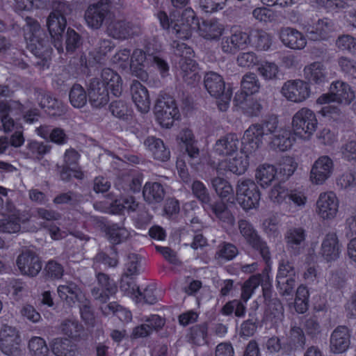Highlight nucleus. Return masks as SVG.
<instances>
[{"instance_id":"9","label":"nucleus","mask_w":356,"mask_h":356,"mask_svg":"<svg viewBox=\"0 0 356 356\" xmlns=\"http://www.w3.org/2000/svg\"><path fill=\"white\" fill-rule=\"evenodd\" d=\"M238 227L246 242L254 249L258 250L263 259L268 261L270 259L268 247L258 235L252 225L249 221L241 219L238 221Z\"/></svg>"},{"instance_id":"58","label":"nucleus","mask_w":356,"mask_h":356,"mask_svg":"<svg viewBox=\"0 0 356 356\" xmlns=\"http://www.w3.org/2000/svg\"><path fill=\"white\" fill-rule=\"evenodd\" d=\"M246 312L245 302L241 300H233L227 302L221 309V313L225 316H229L234 313L236 317L241 318Z\"/></svg>"},{"instance_id":"29","label":"nucleus","mask_w":356,"mask_h":356,"mask_svg":"<svg viewBox=\"0 0 356 356\" xmlns=\"http://www.w3.org/2000/svg\"><path fill=\"white\" fill-rule=\"evenodd\" d=\"M241 145L242 142L235 134H229L216 142L213 149L220 156H228L236 152Z\"/></svg>"},{"instance_id":"46","label":"nucleus","mask_w":356,"mask_h":356,"mask_svg":"<svg viewBox=\"0 0 356 356\" xmlns=\"http://www.w3.org/2000/svg\"><path fill=\"white\" fill-rule=\"evenodd\" d=\"M306 343V337L302 329L300 327L291 326L288 335L287 343L284 346V348L292 351L298 348H304Z\"/></svg>"},{"instance_id":"18","label":"nucleus","mask_w":356,"mask_h":356,"mask_svg":"<svg viewBox=\"0 0 356 356\" xmlns=\"http://www.w3.org/2000/svg\"><path fill=\"white\" fill-rule=\"evenodd\" d=\"M307 36L312 40H326L330 33L335 29L334 22L329 18L318 19L313 25H307L304 27Z\"/></svg>"},{"instance_id":"63","label":"nucleus","mask_w":356,"mask_h":356,"mask_svg":"<svg viewBox=\"0 0 356 356\" xmlns=\"http://www.w3.org/2000/svg\"><path fill=\"white\" fill-rule=\"evenodd\" d=\"M259 131L264 138L268 136H273L278 129L279 120L275 115H270L262 120L260 123H256Z\"/></svg>"},{"instance_id":"13","label":"nucleus","mask_w":356,"mask_h":356,"mask_svg":"<svg viewBox=\"0 0 356 356\" xmlns=\"http://www.w3.org/2000/svg\"><path fill=\"white\" fill-rule=\"evenodd\" d=\"M111 37L118 40H126L138 35L140 28L124 19H113L108 22L106 29Z\"/></svg>"},{"instance_id":"20","label":"nucleus","mask_w":356,"mask_h":356,"mask_svg":"<svg viewBox=\"0 0 356 356\" xmlns=\"http://www.w3.org/2000/svg\"><path fill=\"white\" fill-rule=\"evenodd\" d=\"M195 20V13L191 8L184 10L179 22H175L170 33L179 39H188L192 35V25Z\"/></svg>"},{"instance_id":"48","label":"nucleus","mask_w":356,"mask_h":356,"mask_svg":"<svg viewBox=\"0 0 356 356\" xmlns=\"http://www.w3.org/2000/svg\"><path fill=\"white\" fill-rule=\"evenodd\" d=\"M250 44L251 43L257 49L266 51L272 44L271 36L263 30L253 29L249 33Z\"/></svg>"},{"instance_id":"57","label":"nucleus","mask_w":356,"mask_h":356,"mask_svg":"<svg viewBox=\"0 0 356 356\" xmlns=\"http://www.w3.org/2000/svg\"><path fill=\"white\" fill-rule=\"evenodd\" d=\"M238 254L237 247L229 242H222L218 246V250L216 252V258L222 261H231Z\"/></svg>"},{"instance_id":"33","label":"nucleus","mask_w":356,"mask_h":356,"mask_svg":"<svg viewBox=\"0 0 356 356\" xmlns=\"http://www.w3.org/2000/svg\"><path fill=\"white\" fill-rule=\"evenodd\" d=\"M143 176L137 171L123 173L118 181V186L125 191L138 193L141 190Z\"/></svg>"},{"instance_id":"27","label":"nucleus","mask_w":356,"mask_h":356,"mask_svg":"<svg viewBox=\"0 0 356 356\" xmlns=\"http://www.w3.org/2000/svg\"><path fill=\"white\" fill-rule=\"evenodd\" d=\"M280 38L286 47L293 49H302L307 44L306 38L302 33L291 27L281 29Z\"/></svg>"},{"instance_id":"25","label":"nucleus","mask_w":356,"mask_h":356,"mask_svg":"<svg viewBox=\"0 0 356 356\" xmlns=\"http://www.w3.org/2000/svg\"><path fill=\"white\" fill-rule=\"evenodd\" d=\"M57 293L60 298L70 307L82 301L85 298L80 287L73 282H66L65 284L59 285L57 288Z\"/></svg>"},{"instance_id":"10","label":"nucleus","mask_w":356,"mask_h":356,"mask_svg":"<svg viewBox=\"0 0 356 356\" xmlns=\"http://www.w3.org/2000/svg\"><path fill=\"white\" fill-rule=\"evenodd\" d=\"M22 339L19 330L4 325L0 330V350L8 356H18L21 353Z\"/></svg>"},{"instance_id":"5","label":"nucleus","mask_w":356,"mask_h":356,"mask_svg":"<svg viewBox=\"0 0 356 356\" xmlns=\"http://www.w3.org/2000/svg\"><path fill=\"white\" fill-rule=\"evenodd\" d=\"M260 192L254 181L241 179L236 186V199L244 210L257 208L260 200Z\"/></svg>"},{"instance_id":"17","label":"nucleus","mask_w":356,"mask_h":356,"mask_svg":"<svg viewBox=\"0 0 356 356\" xmlns=\"http://www.w3.org/2000/svg\"><path fill=\"white\" fill-rule=\"evenodd\" d=\"M88 95L91 106L96 108L106 106L109 101L107 87L102 84L99 78H92L88 85Z\"/></svg>"},{"instance_id":"52","label":"nucleus","mask_w":356,"mask_h":356,"mask_svg":"<svg viewBox=\"0 0 356 356\" xmlns=\"http://www.w3.org/2000/svg\"><path fill=\"white\" fill-rule=\"evenodd\" d=\"M88 92L79 83H74L70 90L69 99L71 105L77 108H83L87 103Z\"/></svg>"},{"instance_id":"21","label":"nucleus","mask_w":356,"mask_h":356,"mask_svg":"<svg viewBox=\"0 0 356 356\" xmlns=\"http://www.w3.org/2000/svg\"><path fill=\"white\" fill-rule=\"evenodd\" d=\"M34 96L41 108H46V111L49 113H51V115H60L65 110L61 101L53 97L50 93L40 88H35Z\"/></svg>"},{"instance_id":"61","label":"nucleus","mask_w":356,"mask_h":356,"mask_svg":"<svg viewBox=\"0 0 356 356\" xmlns=\"http://www.w3.org/2000/svg\"><path fill=\"white\" fill-rule=\"evenodd\" d=\"M28 348L33 356H47L49 353V348L45 341L40 337L31 338Z\"/></svg>"},{"instance_id":"40","label":"nucleus","mask_w":356,"mask_h":356,"mask_svg":"<svg viewBox=\"0 0 356 356\" xmlns=\"http://www.w3.org/2000/svg\"><path fill=\"white\" fill-rule=\"evenodd\" d=\"M14 206L8 203L6 210L10 212L7 218L0 219V232L13 234L20 230V218L19 214L13 211Z\"/></svg>"},{"instance_id":"50","label":"nucleus","mask_w":356,"mask_h":356,"mask_svg":"<svg viewBox=\"0 0 356 356\" xmlns=\"http://www.w3.org/2000/svg\"><path fill=\"white\" fill-rule=\"evenodd\" d=\"M248 166V162L246 156L245 158H243L241 156L235 157L222 161L219 165L218 171L222 168H224L225 170L232 172L234 174L241 175L246 171Z\"/></svg>"},{"instance_id":"14","label":"nucleus","mask_w":356,"mask_h":356,"mask_svg":"<svg viewBox=\"0 0 356 356\" xmlns=\"http://www.w3.org/2000/svg\"><path fill=\"white\" fill-rule=\"evenodd\" d=\"M248 44L250 38L248 33L239 29H232L230 35L222 38L220 48L224 53L234 54L245 48Z\"/></svg>"},{"instance_id":"62","label":"nucleus","mask_w":356,"mask_h":356,"mask_svg":"<svg viewBox=\"0 0 356 356\" xmlns=\"http://www.w3.org/2000/svg\"><path fill=\"white\" fill-rule=\"evenodd\" d=\"M211 185L216 193L221 198H226L234 194V189L232 186L223 178L218 177L212 179Z\"/></svg>"},{"instance_id":"42","label":"nucleus","mask_w":356,"mask_h":356,"mask_svg":"<svg viewBox=\"0 0 356 356\" xmlns=\"http://www.w3.org/2000/svg\"><path fill=\"white\" fill-rule=\"evenodd\" d=\"M47 26L51 38L59 40L66 27L65 16L51 12L47 19Z\"/></svg>"},{"instance_id":"7","label":"nucleus","mask_w":356,"mask_h":356,"mask_svg":"<svg viewBox=\"0 0 356 356\" xmlns=\"http://www.w3.org/2000/svg\"><path fill=\"white\" fill-rule=\"evenodd\" d=\"M355 95L351 87L346 82L336 81L331 83L330 92L321 95L316 100L318 104H328L337 102L348 105L355 99Z\"/></svg>"},{"instance_id":"31","label":"nucleus","mask_w":356,"mask_h":356,"mask_svg":"<svg viewBox=\"0 0 356 356\" xmlns=\"http://www.w3.org/2000/svg\"><path fill=\"white\" fill-rule=\"evenodd\" d=\"M37 134L46 140L63 145L67 143L68 136L64 129L49 125H41L35 130Z\"/></svg>"},{"instance_id":"39","label":"nucleus","mask_w":356,"mask_h":356,"mask_svg":"<svg viewBox=\"0 0 356 356\" xmlns=\"http://www.w3.org/2000/svg\"><path fill=\"white\" fill-rule=\"evenodd\" d=\"M180 75L184 82L188 85L194 84L199 81L200 75L197 65L192 59H180Z\"/></svg>"},{"instance_id":"64","label":"nucleus","mask_w":356,"mask_h":356,"mask_svg":"<svg viewBox=\"0 0 356 356\" xmlns=\"http://www.w3.org/2000/svg\"><path fill=\"white\" fill-rule=\"evenodd\" d=\"M193 195L203 204L207 206L211 197L206 186L199 180H195L191 185Z\"/></svg>"},{"instance_id":"24","label":"nucleus","mask_w":356,"mask_h":356,"mask_svg":"<svg viewBox=\"0 0 356 356\" xmlns=\"http://www.w3.org/2000/svg\"><path fill=\"white\" fill-rule=\"evenodd\" d=\"M330 350L335 354L344 353L350 343V334L346 326H338L330 337Z\"/></svg>"},{"instance_id":"54","label":"nucleus","mask_w":356,"mask_h":356,"mask_svg":"<svg viewBox=\"0 0 356 356\" xmlns=\"http://www.w3.org/2000/svg\"><path fill=\"white\" fill-rule=\"evenodd\" d=\"M147 52L145 53L142 49H136L134 51L131 58V68H134V66H138V69L134 70L136 76L143 81L147 80L148 78L147 73L142 69L141 67L144 65L146 60Z\"/></svg>"},{"instance_id":"1","label":"nucleus","mask_w":356,"mask_h":356,"mask_svg":"<svg viewBox=\"0 0 356 356\" xmlns=\"http://www.w3.org/2000/svg\"><path fill=\"white\" fill-rule=\"evenodd\" d=\"M25 22L23 31L28 49L38 58L49 56L51 51L49 36L37 20L27 17Z\"/></svg>"},{"instance_id":"38","label":"nucleus","mask_w":356,"mask_h":356,"mask_svg":"<svg viewBox=\"0 0 356 356\" xmlns=\"http://www.w3.org/2000/svg\"><path fill=\"white\" fill-rule=\"evenodd\" d=\"M207 207L211 209L212 214L223 225L228 227L234 225L235 218L225 203L217 201L213 204L209 203Z\"/></svg>"},{"instance_id":"12","label":"nucleus","mask_w":356,"mask_h":356,"mask_svg":"<svg viewBox=\"0 0 356 356\" xmlns=\"http://www.w3.org/2000/svg\"><path fill=\"white\" fill-rule=\"evenodd\" d=\"M282 95L289 101L300 103L310 95L309 84L302 80H290L284 83L281 89Z\"/></svg>"},{"instance_id":"11","label":"nucleus","mask_w":356,"mask_h":356,"mask_svg":"<svg viewBox=\"0 0 356 356\" xmlns=\"http://www.w3.org/2000/svg\"><path fill=\"white\" fill-rule=\"evenodd\" d=\"M97 286L91 290V294L95 300L101 303L106 302L111 296L118 291V286L109 275L104 273H96Z\"/></svg>"},{"instance_id":"34","label":"nucleus","mask_w":356,"mask_h":356,"mask_svg":"<svg viewBox=\"0 0 356 356\" xmlns=\"http://www.w3.org/2000/svg\"><path fill=\"white\" fill-rule=\"evenodd\" d=\"M144 145L152 153L154 159L166 161L170 159V150L165 147L161 139L154 136H149L145 140Z\"/></svg>"},{"instance_id":"56","label":"nucleus","mask_w":356,"mask_h":356,"mask_svg":"<svg viewBox=\"0 0 356 356\" xmlns=\"http://www.w3.org/2000/svg\"><path fill=\"white\" fill-rule=\"evenodd\" d=\"M139 207V203L136 201L133 196H127L115 200L112 204V211L114 213H119L123 210H127L129 212L136 211Z\"/></svg>"},{"instance_id":"22","label":"nucleus","mask_w":356,"mask_h":356,"mask_svg":"<svg viewBox=\"0 0 356 356\" xmlns=\"http://www.w3.org/2000/svg\"><path fill=\"white\" fill-rule=\"evenodd\" d=\"M179 138L184 145L188 157V161L191 166L195 167L201 162L200 152L192 131L188 129H183L180 132Z\"/></svg>"},{"instance_id":"41","label":"nucleus","mask_w":356,"mask_h":356,"mask_svg":"<svg viewBox=\"0 0 356 356\" xmlns=\"http://www.w3.org/2000/svg\"><path fill=\"white\" fill-rule=\"evenodd\" d=\"M261 285L263 286L264 296L266 304V316L268 319L270 321L275 320L276 322L277 320H280L283 316L284 308L282 304L277 298L268 299L267 295L268 291L266 286L267 283H265V284L261 283Z\"/></svg>"},{"instance_id":"3","label":"nucleus","mask_w":356,"mask_h":356,"mask_svg":"<svg viewBox=\"0 0 356 356\" xmlns=\"http://www.w3.org/2000/svg\"><path fill=\"white\" fill-rule=\"evenodd\" d=\"M84 18L88 26L93 30L99 29L104 22L108 24L113 18L111 0H99L90 4Z\"/></svg>"},{"instance_id":"59","label":"nucleus","mask_w":356,"mask_h":356,"mask_svg":"<svg viewBox=\"0 0 356 356\" xmlns=\"http://www.w3.org/2000/svg\"><path fill=\"white\" fill-rule=\"evenodd\" d=\"M51 350L56 356H74L73 345L66 339H56L52 344Z\"/></svg>"},{"instance_id":"19","label":"nucleus","mask_w":356,"mask_h":356,"mask_svg":"<svg viewBox=\"0 0 356 356\" xmlns=\"http://www.w3.org/2000/svg\"><path fill=\"white\" fill-rule=\"evenodd\" d=\"M257 124H251L244 132L241 152L248 157L254 153L263 144L264 138Z\"/></svg>"},{"instance_id":"16","label":"nucleus","mask_w":356,"mask_h":356,"mask_svg":"<svg viewBox=\"0 0 356 356\" xmlns=\"http://www.w3.org/2000/svg\"><path fill=\"white\" fill-rule=\"evenodd\" d=\"M333 170V161L327 156H320L312 167L310 179L313 184H323L331 177Z\"/></svg>"},{"instance_id":"2","label":"nucleus","mask_w":356,"mask_h":356,"mask_svg":"<svg viewBox=\"0 0 356 356\" xmlns=\"http://www.w3.org/2000/svg\"><path fill=\"white\" fill-rule=\"evenodd\" d=\"M204 86L211 96L219 98L218 108L225 111L229 107L232 92L229 88H225V83L219 74L214 72H208L204 76Z\"/></svg>"},{"instance_id":"30","label":"nucleus","mask_w":356,"mask_h":356,"mask_svg":"<svg viewBox=\"0 0 356 356\" xmlns=\"http://www.w3.org/2000/svg\"><path fill=\"white\" fill-rule=\"evenodd\" d=\"M131 93L134 102L141 113H146L150 108V99L147 89L138 81H133Z\"/></svg>"},{"instance_id":"15","label":"nucleus","mask_w":356,"mask_h":356,"mask_svg":"<svg viewBox=\"0 0 356 356\" xmlns=\"http://www.w3.org/2000/svg\"><path fill=\"white\" fill-rule=\"evenodd\" d=\"M20 272L31 277L36 276L42 269V262L38 255L29 250L23 251L16 261Z\"/></svg>"},{"instance_id":"43","label":"nucleus","mask_w":356,"mask_h":356,"mask_svg":"<svg viewBox=\"0 0 356 356\" xmlns=\"http://www.w3.org/2000/svg\"><path fill=\"white\" fill-rule=\"evenodd\" d=\"M165 195L163 186L159 182H147L143 189L144 200L149 204L161 202Z\"/></svg>"},{"instance_id":"36","label":"nucleus","mask_w":356,"mask_h":356,"mask_svg":"<svg viewBox=\"0 0 356 356\" xmlns=\"http://www.w3.org/2000/svg\"><path fill=\"white\" fill-rule=\"evenodd\" d=\"M100 81L102 84L110 89L115 96H118L122 92V79L120 76L110 68H104L101 72Z\"/></svg>"},{"instance_id":"37","label":"nucleus","mask_w":356,"mask_h":356,"mask_svg":"<svg viewBox=\"0 0 356 356\" xmlns=\"http://www.w3.org/2000/svg\"><path fill=\"white\" fill-rule=\"evenodd\" d=\"M243 93H236L234 101L241 105L243 113L249 117H257L260 115L263 106L260 101L253 98H246Z\"/></svg>"},{"instance_id":"26","label":"nucleus","mask_w":356,"mask_h":356,"mask_svg":"<svg viewBox=\"0 0 356 356\" xmlns=\"http://www.w3.org/2000/svg\"><path fill=\"white\" fill-rule=\"evenodd\" d=\"M341 248L337 234L334 232H329L322 241L321 254L327 261H333L339 257Z\"/></svg>"},{"instance_id":"23","label":"nucleus","mask_w":356,"mask_h":356,"mask_svg":"<svg viewBox=\"0 0 356 356\" xmlns=\"http://www.w3.org/2000/svg\"><path fill=\"white\" fill-rule=\"evenodd\" d=\"M52 146L44 142L37 140L28 141L25 147L19 152V155L25 159L34 161H39L49 154Z\"/></svg>"},{"instance_id":"45","label":"nucleus","mask_w":356,"mask_h":356,"mask_svg":"<svg viewBox=\"0 0 356 356\" xmlns=\"http://www.w3.org/2000/svg\"><path fill=\"white\" fill-rule=\"evenodd\" d=\"M60 330L64 335L78 341L84 338V327L76 320L66 319L60 324Z\"/></svg>"},{"instance_id":"6","label":"nucleus","mask_w":356,"mask_h":356,"mask_svg":"<svg viewBox=\"0 0 356 356\" xmlns=\"http://www.w3.org/2000/svg\"><path fill=\"white\" fill-rule=\"evenodd\" d=\"M154 113L160 124L165 128L172 126L174 121L180 117L175 99L166 94L157 100Z\"/></svg>"},{"instance_id":"8","label":"nucleus","mask_w":356,"mask_h":356,"mask_svg":"<svg viewBox=\"0 0 356 356\" xmlns=\"http://www.w3.org/2000/svg\"><path fill=\"white\" fill-rule=\"evenodd\" d=\"M316 205V212L320 218L332 220L339 212V200L333 191L323 192L319 194Z\"/></svg>"},{"instance_id":"32","label":"nucleus","mask_w":356,"mask_h":356,"mask_svg":"<svg viewBox=\"0 0 356 356\" xmlns=\"http://www.w3.org/2000/svg\"><path fill=\"white\" fill-rule=\"evenodd\" d=\"M224 29L223 24L216 19L204 20L198 26L200 35L209 40H218Z\"/></svg>"},{"instance_id":"47","label":"nucleus","mask_w":356,"mask_h":356,"mask_svg":"<svg viewBox=\"0 0 356 356\" xmlns=\"http://www.w3.org/2000/svg\"><path fill=\"white\" fill-rule=\"evenodd\" d=\"M104 231L107 239L115 245L124 242L130 235L129 232L123 225L117 223L106 225Z\"/></svg>"},{"instance_id":"60","label":"nucleus","mask_w":356,"mask_h":356,"mask_svg":"<svg viewBox=\"0 0 356 356\" xmlns=\"http://www.w3.org/2000/svg\"><path fill=\"white\" fill-rule=\"evenodd\" d=\"M120 289L124 293L128 296H136L138 298L137 294H140V291L137 286L134 276L128 275L127 274H122Z\"/></svg>"},{"instance_id":"49","label":"nucleus","mask_w":356,"mask_h":356,"mask_svg":"<svg viewBox=\"0 0 356 356\" xmlns=\"http://www.w3.org/2000/svg\"><path fill=\"white\" fill-rule=\"evenodd\" d=\"M277 169L274 165L264 163L258 166L255 177L262 187L268 186L275 180Z\"/></svg>"},{"instance_id":"53","label":"nucleus","mask_w":356,"mask_h":356,"mask_svg":"<svg viewBox=\"0 0 356 356\" xmlns=\"http://www.w3.org/2000/svg\"><path fill=\"white\" fill-rule=\"evenodd\" d=\"M242 92L244 95H252L259 92L261 83L257 76L254 73H246L241 81Z\"/></svg>"},{"instance_id":"55","label":"nucleus","mask_w":356,"mask_h":356,"mask_svg":"<svg viewBox=\"0 0 356 356\" xmlns=\"http://www.w3.org/2000/svg\"><path fill=\"white\" fill-rule=\"evenodd\" d=\"M112 115L121 120H128L131 116L132 109L129 105L122 99L113 101L109 105Z\"/></svg>"},{"instance_id":"35","label":"nucleus","mask_w":356,"mask_h":356,"mask_svg":"<svg viewBox=\"0 0 356 356\" xmlns=\"http://www.w3.org/2000/svg\"><path fill=\"white\" fill-rule=\"evenodd\" d=\"M291 135L289 130L282 128L277 129L276 133L270 138L269 147L274 150L287 151L293 145V139Z\"/></svg>"},{"instance_id":"51","label":"nucleus","mask_w":356,"mask_h":356,"mask_svg":"<svg viewBox=\"0 0 356 356\" xmlns=\"http://www.w3.org/2000/svg\"><path fill=\"white\" fill-rule=\"evenodd\" d=\"M151 45L152 44L149 42L146 47L147 55L152 58L153 66L159 71L163 77H165L168 75L169 65L165 59L156 54V52L161 51V46L156 44L155 48L152 50Z\"/></svg>"},{"instance_id":"4","label":"nucleus","mask_w":356,"mask_h":356,"mask_svg":"<svg viewBox=\"0 0 356 356\" xmlns=\"http://www.w3.org/2000/svg\"><path fill=\"white\" fill-rule=\"evenodd\" d=\"M318 121L315 113L307 108H302L292 118L293 134L302 138L309 139L316 131Z\"/></svg>"},{"instance_id":"28","label":"nucleus","mask_w":356,"mask_h":356,"mask_svg":"<svg viewBox=\"0 0 356 356\" xmlns=\"http://www.w3.org/2000/svg\"><path fill=\"white\" fill-rule=\"evenodd\" d=\"M305 230L302 227H291L285 234L288 250L293 254H299L305 247Z\"/></svg>"},{"instance_id":"44","label":"nucleus","mask_w":356,"mask_h":356,"mask_svg":"<svg viewBox=\"0 0 356 356\" xmlns=\"http://www.w3.org/2000/svg\"><path fill=\"white\" fill-rule=\"evenodd\" d=\"M305 78L315 84H321L326 81V71L324 65L319 62H314L304 68Z\"/></svg>"}]
</instances>
